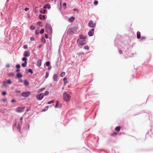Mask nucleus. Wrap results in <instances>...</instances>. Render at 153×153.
I'll use <instances>...</instances> for the list:
<instances>
[{
  "label": "nucleus",
  "mask_w": 153,
  "mask_h": 153,
  "mask_svg": "<svg viewBox=\"0 0 153 153\" xmlns=\"http://www.w3.org/2000/svg\"><path fill=\"white\" fill-rule=\"evenodd\" d=\"M50 65V62H49V61H48V62H47L46 63V65L47 66H49Z\"/></svg>",
  "instance_id": "obj_34"
},
{
  "label": "nucleus",
  "mask_w": 153,
  "mask_h": 153,
  "mask_svg": "<svg viewBox=\"0 0 153 153\" xmlns=\"http://www.w3.org/2000/svg\"><path fill=\"white\" fill-rule=\"evenodd\" d=\"M77 29V28L76 27H74L69 28L67 32V33L68 34H72L74 32L76 31Z\"/></svg>",
  "instance_id": "obj_4"
},
{
  "label": "nucleus",
  "mask_w": 153,
  "mask_h": 153,
  "mask_svg": "<svg viewBox=\"0 0 153 153\" xmlns=\"http://www.w3.org/2000/svg\"><path fill=\"white\" fill-rule=\"evenodd\" d=\"M63 81H64V84L65 85L67 83H68V81L67 80V79L66 77H65L63 79Z\"/></svg>",
  "instance_id": "obj_20"
},
{
  "label": "nucleus",
  "mask_w": 153,
  "mask_h": 153,
  "mask_svg": "<svg viewBox=\"0 0 153 153\" xmlns=\"http://www.w3.org/2000/svg\"><path fill=\"white\" fill-rule=\"evenodd\" d=\"M31 94L30 91L24 92L22 93V96L24 97H29Z\"/></svg>",
  "instance_id": "obj_6"
},
{
  "label": "nucleus",
  "mask_w": 153,
  "mask_h": 153,
  "mask_svg": "<svg viewBox=\"0 0 153 153\" xmlns=\"http://www.w3.org/2000/svg\"><path fill=\"white\" fill-rule=\"evenodd\" d=\"M30 28L31 30H34L35 29V27L34 26L32 25L30 27Z\"/></svg>",
  "instance_id": "obj_35"
},
{
  "label": "nucleus",
  "mask_w": 153,
  "mask_h": 153,
  "mask_svg": "<svg viewBox=\"0 0 153 153\" xmlns=\"http://www.w3.org/2000/svg\"><path fill=\"white\" fill-rule=\"evenodd\" d=\"M79 39H77V42L78 45H82L86 43V42L85 40L86 38H81V35H79Z\"/></svg>",
  "instance_id": "obj_1"
},
{
  "label": "nucleus",
  "mask_w": 153,
  "mask_h": 153,
  "mask_svg": "<svg viewBox=\"0 0 153 153\" xmlns=\"http://www.w3.org/2000/svg\"><path fill=\"white\" fill-rule=\"evenodd\" d=\"M74 17H71L69 19V21L71 22H72L74 21Z\"/></svg>",
  "instance_id": "obj_23"
},
{
  "label": "nucleus",
  "mask_w": 153,
  "mask_h": 153,
  "mask_svg": "<svg viewBox=\"0 0 153 153\" xmlns=\"http://www.w3.org/2000/svg\"><path fill=\"white\" fill-rule=\"evenodd\" d=\"M48 106H46L45 108L44 109H43L42 111H46V110H48Z\"/></svg>",
  "instance_id": "obj_25"
},
{
  "label": "nucleus",
  "mask_w": 153,
  "mask_h": 153,
  "mask_svg": "<svg viewBox=\"0 0 153 153\" xmlns=\"http://www.w3.org/2000/svg\"><path fill=\"white\" fill-rule=\"evenodd\" d=\"M29 10V8H26L25 9V11H27V10Z\"/></svg>",
  "instance_id": "obj_48"
},
{
  "label": "nucleus",
  "mask_w": 153,
  "mask_h": 153,
  "mask_svg": "<svg viewBox=\"0 0 153 153\" xmlns=\"http://www.w3.org/2000/svg\"><path fill=\"white\" fill-rule=\"evenodd\" d=\"M46 11V10H44L43 11H42V10H40V13H45V12Z\"/></svg>",
  "instance_id": "obj_28"
},
{
  "label": "nucleus",
  "mask_w": 153,
  "mask_h": 153,
  "mask_svg": "<svg viewBox=\"0 0 153 153\" xmlns=\"http://www.w3.org/2000/svg\"><path fill=\"white\" fill-rule=\"evenodd\" d=\"M27 60V58H26L25 57H24L22 59V61H25H25H26Z\"/></svg>",
  "instance_id": "obj_42"
},
{
  "label": "nucleus",
  "mask_w": 153,
  "mask_h": 153,
  "mask_svg": "<svg viewBox=\"0 0 153 153\" xmlns=\"http://www.w3.org/2000/svg\"><path fill=\"white\" fill-rule=\"evenodd\" d=\"M19 82H23V80L22 79H19Z\"/></svg>",
  "instance_id": "obj_50"
},
{
  "label": "nucleus",
  "mask_w": 153,
  "mask_h": 153,
  "mask_svg": "<svg viewBox=\"0 0 153 153\" xmlns=\"http://www.w3.org/2000/svg\"><path fill=\"white\" fill-rule=\"evenodd\" d=\"M84 48L86 50H88L89 49V47L88 46H85L84 47Z\"/></svg>",
  "instance_id": "obj_38"
},
{
  "label": "nucleus",
  "mask_w": 153,
  "mask_h": 153,
  "mask_svg": "<svg viewBox=\"0 0 153 153\" xmlns=\"http://www.w3.org/2000/svg\"><path fill=\"white\" fill-rule=\"evenodd\" d=\"M44 8L45 9L48 8L50 9L51 8V5L49 4H46L44 6Z\"/></svg>",
  "instance_id": "obj_12"
},
{
  "label": "nucleus",
  "mask_w": 153,
  "mask_h": 153,
  "mask_svg": "<svg viewBox=\"0 0 153 153\" xmlns=\"http://www.w3.org/2000/svg\"><path fill=\"white\" fill-rule=\"evenodd\" d=\"M22 119H23V118L22 117H21L20 118V122L21 123H22Z\"/></svg>",
  "instance_id": "obj_51"
},
{
  "label": "nucleus",
  "mask_w": 153,
  "mask_h": 153,
  "mask_svg": "<svg viewBox=\"0 0 153 153\" xmlns=\"http://www.w3.org/2000/svg\"><path fill=\"white\" fill-rule=\"evenodd\" d=\"M57 104H56V106H55V108L57 107Z\"/></svg>",
  "instance_id": "obj_59"
},
{
  "label": "nucleus",
  "mask_w": 153,
  "mask_h": 153,
  "mask_svg": "<svg viewBox=\"0 0 153 153\" xmlns=\"http://www.w3.org/2000/svg\"><path fill=\"white\" fill-rule=\"evenodd\" d=\"M48 94H49V92L48 91H46L45 92V96H47V95H48Z\"/></svg>",
  "instance_id": "obj_36"
},
{
  "label": "nucleus",
  "mask_w": 153,
  "mask_h": 153,
  "mask_svg": "<svg viewBox=\"0 0 153 153\" xmlns=\"http://www.w3.org/2000/svg\"><path fill=\"white\" fill-rule=\"evenodd\" d=\"M21 92V91H16V93H20Z\"/></svg>",
  "instance_id": "obj_54"
},
{
  "label": "nucleus",
  "mask_w": 153,
  "mask_h": 153,
  "mask_svg": "<svg viewBox=\"0 0 153 153\" xmlns=\"http://www.w3.org/2000/svg\"><path fill=\"white\" fill-rule=\"evenodd\" d=\"M121 129V127L120 126H118L116 127L115 128V130L117 132H119Z\"/></svg>",
  "instance_id": "obj_13"
},
{
  "label": "nucleus",
  "mask_w": 153,
  "mask_h": 153,
  "mask_svg": "<svg viewBox=\"0 0 153 153\" xmlns=\"http://www.w3.org/2000/svg\"><path fill=\"white\" fill-rule=\"evenodd\" d=\"M140 38L141 40H143L146 39V37L142 36Z\"/></svg>",
  "instance_id": "obj_40"
},
{
  "label": "nucleus",
  "mask_w": 153,
  "mask_h": 153,
  "mask_svg": "<svg viewBox=\"0 0 153 153\" xmlns=\"http://www.w3.org/2000/svg\"><path fill=\"white\" fill-rule=\"evenodd\" d=\"M16 67L17 68L19 69L20 68V65L19 64H18L16 65Z\"/></svg>",
  "instance_id": "obj_41"
},
{
  "label": "nucleus",
  "mask_w": 153,
  "mask_h": 153,
  "mask_svg": "<svg viewBox=\"0 0 153 153\" xmlns=\"http://www.w3.org/2000/svg\"><path fill=\"white\" fill-rule=\"evenodd\" d=\"M81 38H86V36H84L82 35H81Z\"/></svg>",
  "instance_id": "obj_47"
},
{
  "label": "nucleus",
  "mask_w": 153,
  "mask_h": 153,
  "mask_svg": "<svg viewBox=\"0 0 153 153\" xmlns=\"http://www.w3.org/2000/svg\"><path fill=\"white\" fill-rule=\"evenodd\" d=\"M62 0H59V2H60V5H59V7H60V8H61V3H62Z\"/></svg>",
  "instance_id": "obj_45"
},
{
  "label": "nucleus",
  "mask_w": 153,
  "mask_h": 153,
  "mask_svg": "<svg viewBox=\"0 0 153 153\" xmlns=\"http://www.w3.org/2000/svg\"><path fill=\"white\" fill-rule=\"evenodd\" d=\"M15 101V100H13L11 101V102H14Z\"/></svg>",
  "instance_id": "obj_56"
},
{
  "label": "nucleus",
  "mask_w": 153,
  "mask_h": 153,
  "mask_svg": "<svg viewBox=\"0 0 153 153\" xmlns=\"http://www.w3.org/2000/svg\"><path fill=\"white\" fill-rule=\"evenodd\" d=\"M96 5H97V4H98V1H96Z\"/></svg>",
  "instance_id": "obj_60"
},
{
  "label": "nucleus",
  "mask_w": 153,
  "mask_h": 153,
  "mask_svg": "<svg viewBox=\"0 0 153 153\" xmlns=\"http://www.w3.org/2000/svg\"><path fill=\"white\" fill-rule=\"evenodd\" d=\"M52 1H53V0H52Z\"/></svg>",
  "instance_id": "obj_61"
},
{
  "label": "nucleus",
  "mask_w": 153,
  "mask_h": 153,
  "mask_svg": "<svg viewBox=\"0 0 153 153\" xmlns=\"http://www.w3.org/2000/svg\"><path fill=\"white\" fill-rule=\"evenodd\" d=\"M16 76L18 78H21L22 76V74L20 73H18Z\"/></svg>",
  "instance_id": "obj_22"
},
{
  "label": "nucleus",
  "mask_w": 153,
  "mask_h": 153,
  "mask_svg": "<svg viewBox=\"0 0 153 153\" xmlns=\"http://www.w3.org/2000/svg\"><path fill=\"white\" fill-rule=\"evenodd\" d=\"M65 72H63L61 73L60 74V76L62 77H63L64 76H65Z\"/></svg>",
  "instance_id": "obj_24"
},
{
  "label": "nucleus",
  "mask_w": 153,
  "mask_h": 153,
  "mask_svg": "<svg viewBox=\"0 0 153 153\" xmlns=\"http://www.w3.org/2000/svg\"><path fill=\"white\" fill-rule=\"evenodd\" d=\"M94 4H95L96 5V0L94 1Z\"/></svg>",
  "instance_id": "obj_58"
},
{
  "label": "nucleus",
  "mask_w": 153,
  "mask_h": 153,
  "mask_svg": "<svg viewBox=\"0 0 153 153\" xmlns=\"http://www.w3.org/2000/svg\"><path fill=\"white\" fill-rule=\"evenodd\" d=\"M4 83H7V84H10L11 83V80L10 79H8V80H7L6 81H5V82L4 81Z\"/></svg>",
  "instance_id": "obj_18"
},
{
  "label": "nucleus",
  "mask_w": 153,
  "mask_h": 153,
  "mask_svg": "<svg viewBox=\"0 0 153 153\" xmlns=\"http://www.w3.org/2000/svg\"><path fill=\"white\" fill-rule=\"evenodd\" d=\"M42 60L41 59H39L38 60L37 62L38 65L40 67L41 66L42 64Z\"/></svg>",
  "instance_id": "obj_16"
},
{
  "label": "nucleus",
  "mask_w": 153,
  "mask_h": 153,
  "mask_svg": "<svg viewBox=\"0 0 153 153\" xmlns=\"http://www.w3.org/2000/svg\"><path fill=\"white\" fill-rule=\"evenodd\" d=\"M2 94L4 96L6 95V92L4 91L2 92Z\"/></svg>",
  "instance_id": "obj_43"
},
{
  "label": "nucleus",
  "mask_w": 153,
  "mask_h": 153,
  "mask_svg": "<svg viewBox=\"0 0 153 153\" xmlns=\"http://www.w3.org/2000/svg\"><path fill=\"white\" fill-rule=\"evenodd\" d=\"M25 108V107H18L16 109V111L18 113H21L24 111Z\"/></svg>",
  "instance_id": "obj_5"
},
{
  "label": "nucleus",
  "mask_w": 153,
  "mask_h": 153,
  "mask_svg": "<svg viewBox=\"0 0 153 153\" xmlns=\"http://www.w3.org/2000/svg\"><path fill=\"white\" fill-rule=\"evenodd\" d=\"M30 39L31 40V41H33L34 40V37H30Z\"/></svg>",
  "instance_id": "obj_44"
},
{
  "label": "nucleus",
  "mask_w": 153,
  "mask_h": 153,
  "mask_svg": "<svg viewBox=\"0 0 153 153\" xmlns=\"http://www.w3.org/2000/svg\"><path fill=\"white\" fill-rule=\"evenodd\" d=\"M49 76V73H46V76H45V78H47Z\"/></svg>",
  "instance_id": "obj_39"
},
{
  "label": "nucleus",
  "mask_w": 153,
  "mask_h": 153,
  "mask_svg": "<svg viewBox=\"0 0 153 153\" xmlns=\"http://www.w3.org/2000/svg\"><path fill=\"white\" fill-rule=\"evenodd\" d=\"M117 133L116 132H112L111 134V136H114L117 135Z\"/></svg>",
  "instance_id": "obj_21"
},
{
  "label": "nucleus",
  "mask_w": 153,
  "mask_h": 153,
  "mask_svg": "<svg viewBox=\"0 0 153 153\" xmlns=\"http://www.w3.org/2000/svg\"><path fill=\"white\" fill-rule=\"evenodd\" d=\"M35 33L36 34H37L38 33V32L36 30L35 32Z\"/></svg>",
  "instance_id": "obj_53"
},
{
  "label": "nucleus",
  "mask_w": 153,
  "mask_h": 153,
  "mask_svg": "<svg viewBox=\"0 0 153 153\" xmlns=\"http://www.w3.org/2000/svg\"><path fill=\"white\" fill-rule=\"evenodd\" d=\"M54 102V101L53 100H51L49 101L48 102V104H51V103H53Z\"/></svg>",
  "instance_id": "obj_31"
},
{
  "label": "nucleus",
  "mask_w": 153,
  "mask_h": 153,
  "mask_svg": "<svg viewBox=\"0 0 153 153\" xmlns=\"http://www.w3.org/2000/svg\"><path fill=\"white\" fill-rule=\"evenodd\" d=\"M9 75L10 76H14V74L13 73H10L9 74Z\"/></svg>",
  "instance_id": "obj_29"
},
{
  "label": "nucleus",
  "mask_w": 153,
  "mask_h": 153,
  "mask_svg": "<svg viewBox=\"0 0 153 153\" xmlns=\"http://www.w3.org/2000/svg\"><path fill=\"white\" fill-rule=\"evenodd\" d=\"M28 71L31 73V74L33 73V71L31 69H29L28 70Z\"/></svg>",
  "instance_id": "obj_30"
},
{
  "label": "nucleus",
  "mask_w": 153,
  "mask_h": 153,
  "mask_svg": "<svg viewBox=\"0 0 153 153\" xmlns=\"http://www.w3.org/2000/svg\"><path fill=\"white\" fill-rule=\"evenodd\" d=\"M63 99L64 101L68 102L70 101L71 99V96L67 93L65 92L63 94Z\"/></svg>",
  "instance_id": "obj_2"
},
{
  "label": "nucleus",
  "mask_w": 153,
  "mask_h": 153,
  "mask_svg": "<svg viewBox=\"0 0 153 153\" xmlns=\"http://www.w3.org/2000/svg\"><path fill=\"white\" fill-rule=\"evenodd\" d=\"M88 26L91 27H95V24L93 23L92 20L90 21L88 23Z\"/></svg>",
  "instance_id": "obj_8"
},
{
  "label": "nucleus",
  "mask_w": 153,
  "mask_h": 153,
  "mask_svg": "<svg viewBox=\"0 0 153 153\" xmlns=\"http://www.w3.org/2000/svg\"><path fill=\"white\" fill-rule=\"evenodd\" d=\"M6 100L5 99H4L2 100V101L4 102H5L6 101Z\"/></svg>",
  "instance_id": "obj_52"
},
{
  "label": "nucleus",
  "mask_w": 153,
  "mask_h": 153,
  "mask_svg": "<svg viewBox=\"0 0 153 153\" xmlns=\"http://www.w3.org/2000/svg\"><path fill=\"white\" fill-rule=\"evenodd\" d=\"M39 18L41 20L42 19V18H43V19H45V15L42 16V15L40 14L39 16Z\"/></svg>",
  "instance_id": "obj_15"
},
{
  "label": "nucleus",
  "mask_w": 153,
  "mask_h": 153,
  "mask_svg": "<svg viewBox=\"0 0 153 153\" xmlns=\"http://www.w3.org/2000/svg\"><path fill=\"white\" fill-rule=\"evenodd\" d=\"M45 89V88H42L41 89L39 90V92H42Z\"/></svg>",
  "instance_id": "obj_33"
},
{
  "label": "nucleus",
  "mask_w": 153,
  "mask_h": 153,
  "mask_svg": "<svg viewBox=\"0 0 153 153\" xmlns=\"http://www.w3.org/2000/svg\"><path fill=\"white\" fill-rule=\"evenodd\" d=\"M38 24L39 25H40L41 24V22H39L38 23Z\"/></svg>",
  "instance_id": "obj_55"
},
{
  "label": "nucleus",
  "mask_w": 153,
  "mask_h": 153,
  "mask_svg": "<svg viewBox=\"0 0 153 153\" xmlns=\"http://www.w3.org/2000/svg\"><path fill=\"white\" fill-rule=\"evenodd\" d=\"M94 29H92L88 33V35L90 36H93L94 33Z\"/></svg>",
  "instance_id": "obj_9"
},
{
  "label": "nucleus",
  "mask_w": 153,
  "mask_h": 153,
  "mask_svg": "<svg viewBox=\"0 0 153 153\" xmlns=\"http://www.w3.org/2000/svg\"><path fill=\"white\" fill-rule=\"evenodd\" d=\"M30 52L28 51H25L23 55L25 57H28L30 56Z\"/></svg>",
  "instance_id": "obj_10"
},
{
  "label": "nucleus",
  "mask_w": 153,
  "mask_h": 153,
  "mask_svg": "<svg viewBox=\"0 0 153 153\" xmlns=\"http://www.w3.org/2000/svg\"><path fill=\"white\" fill-rule=\"evenodd\" d=\"M53 79L54 81H57L58 80V75L57 74H55L54 75Z\"/></svg>",
  "instance_id": "obj_11"
},
{
  "label": "nucleus",
  "mask_w": 153,
  "mask_h": 153,
  "mask_svg": "<svg viewBox=\"0 0 153 153\" xmlns=\"http://www.w3.org/2000/svg\"><path fill=\"white\" fill-rule=\"evenodd\" d=\"M137 38L138 39H140V38L141 34L140 32L137 31Z\"/></svg>",
  "instance_id": "obj_14"
},
{
  "label": "nucleus",
  "mask_w": 153,
  "mask_h": 153,
  "mask_svg": "<svg viewBox=\"0 0 153 153\" xmlns=\"http://www.w3.org/2000/svg\"><path fill=\"white\" fill-rule=\"evenodd\" d=\"M20 70L19 69H18L16 71V72H19V71Z\"/></svg>",
  "instance_id": "obj_57"
},
{
  "label": "nucleus",
  "mask_w": 153,
  "mask_h": 153,
  "mask_svg": "<svg viewBox=\"0 0 153 153\" xmlns=\"http://www.w3.org/2000/svg\"><path fill=\"white\" fill-rule=\"evenodd\" d=\"M66 3H64L63 4V7H64V8L65 9L66 8Z\"/></svg>",
  "instance_id": "obj_32"
},
{
  "label": "nucleus",
  "mask_w": 153,
  "mask_h": 153,
  "mask_svg": "<svg viewBox=\"0 0 153 153\" xmlns=\"http://www.w3.org/2000/svg\"><path fill=\"white\" fill-rule=\"evenodd\" d=\"M45 37L46 39H48V35L45 34Z\"/></svg>",
  "instance_id": "obj_46"
},
{
  "label": "nucleus",
  "mask_w": 153,
  "mask_h": 153,
  "mask_svg": "<svg viewBox=\"0 0 153 153\" xmlns=\"http://www.w3.org/2000/svg\"><path fill=\"white\" fill-rule=\"evenodd\" d=\"M44 29L43 28V29H41V30L40 31V33L41 34H42L43 33H44Z\"/></svg>",
  "instance_id": "obj_27"
},
{
  "label": "nucleus",
  "mask_w": 153,
  "mask_h": 153,
  "mask_svg": "<svg viewBox=\"0 0 153 153\" xmlns=\"http://www.w3.org/2000/svg\"><path fill=\"white\" fill-rule=\"evenodd\" d=\"M45 31L48 33L51 34L52 33V28L51 25L49 24H46L45 26Z\"/></svg>",
  "instance_id": "obj_3"
},
{
  "label": "nucleus",
  "mask_w": 153,
  "mask_h": 153,
  "mask_svg": "<svg viewBox=\"0 0 153 153\" xmlns=\"http://www.w3.org/2000/svg\"><path fill=\"white\" fill-rule=\"evenodd\" d=\"M24 84L25 86H28L29 85L28 81L26 79L24 81Z\"/></svg>",
  "instance_id": "obj_17"
},
{
  "label": "nucleus",
  "mask_w": 153,
  "mask_h": 153,
  "mask_svg": "<svg viewBox=\"0 0 153 153\" xmlns=\"http://www.w3.org/2000/svg\"><path fill=\"white\" fill-rule=\"evenodd\" d=\"M44 96V94L43 93H42L37 95H36V97L38 100H40L42 99Z\"/></svg>",
  "instance_id": "obj_7"
},
{
  "label": "nucleus",
  "mask_w": 153,
  "mask_h": 153,
  "mask_svg": "<svg viewBox=\"0 0 153 153\" xmlns=\"http://www.w3.org/2000/svg\"><path fill=\"white\" fill-rule=\"evenodd\" d=\"M27 64V62L26 61H25L24 63H23L22 64V66L23 67H25L26 66Z\"/></svg>",
  "instance_id": "obj_19"
},
{
  "label": "nucleus",
  "mask_w": 153,
  "mask_h": 153,
  "mask_svg": "<svg viewBox=\"0 0 153 153\" xmlns=\"http://www.w3.org/2000/svg\"><path fill=\"white\" fill-rule=\"evenodd\" d=\"M6 67L7 68H9L10 67V65L9 64H7L6 65Z\"/></svg>",
  "instance_id": "obj_49"
},
{
  "label": "nucleus",
  "mask_w": 153,
  "mask_h": 153,
  "mask_svg": "<svg viewBox=\"0 0 153 153\" xmlns=\"http://www.w3.org/2000/svg\"><path fill=\"white\" fill-rule=\"evenodd\" d=\"M28 47L27 45H25L23 46V48L25 49H26Z\"/></svg>",
  "instance_id": "obj_37"
},
{
  "label": "nucleus",
  "mask_w": 153,
  "mask_h": 153,
  "mask_svg": "<svg viewBox=\"0 0 153 153\" xmlns=\"http://www.w3.org/2000/svg\"><path fill=\"white\" fill-rule=\"evenodd\" d=\"M41 41L45 43L46 40L44 38L42 37L41 39Z\"/></svg>",
  "instance_id": "obj_26"
}]
</instances>
